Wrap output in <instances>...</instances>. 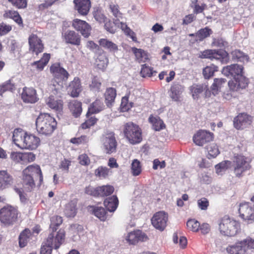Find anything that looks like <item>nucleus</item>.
I'll use <instances>...</instances> for the list:
<instances>
[{
  "instance_id": "f257e3e1",
  "label": "nucleus",
  "mask_w": 254,
  "mask_h": 254,
  "mask_svg": "<svg viewBox=\"0 0 254 254\" xmlns=\"http://www.w3.org/2000/svg\"><path fill=\"white\" fill-rule=\"evenodd\" d=\"M63 83L60 84L56 80L52 81V84L50 86V90L52 93L47 100V104L51 109L58 112L63 109V101L60 99L63 91Z\"/></svg>"
},
{
  "instance_id": "f03ea898",
  "label": "nucleus",
  "mask_w": 254,
  "mask_h": 254,
  "mask_svg": "<svg viewBox=\"0 0 254 254\" xmlns=\"http://www.w3.org/2000/svg\"><path fill=\"white\" fill-rule=\"evenodd\" d=\"M37 131L45 135H51L56 127L55 119L48 114H40L36 121Z\"/></svg>"
},
{
  "instance_id": "7ed1b4c3",
  "label": "nucleus",
  "mask_w": 254,
  "mask_h": 254,
  "mask_svg": "<svg viewBox=\"0 0 254 254\" xmlns=\"http://www.w3.org/2000/svg\"><path fill=\"white\" fill-rule=\"evenodd\" d=\"M37 176L39 177L40 183L43 181L41 170L38 165L28 166L23 171V184L27 191H31L35 187L33 177Z\"/></svg>"
},
{
  "instance_id": "20e7f679",
  "label": "nucleus",
  "mask_w": 254,
  "mask_h": 254,
  "mask_svg": "<svg viewBox=\"0 0 254 254\" xmlns=\"http://www.w3.org/2000/svg\"><path fill=\"white\" fill-rule=\"evenodd\" d=\"M220 233L224 236H235L240 229L239 223L227 216H225L219 224Z\"/></svg>"
},
{
  "instance_id": "39448f33",
  "label": "nucleus",
  "mask_w": 254,
  "mask_h": 254,
  "mask_svg": "<svg viewBox=\"0 0 254 254\" xmlns=\"http://www.w3.org/2000/svg\"><path fill=\"white\" fill-rule=\"evenodd\" d=\"M254 249V240L250 237L236 243L227 247L226 250L230 254H248L250 250Z\"/></svg>"
},
{
  "instance_id": "423d86ee",
  "label": "nucleus",
  "mask_w": 254,
  "mask_h": 254,
  "mask_svg": "<svg viewBox=\"0 0 254 254\" xmlns=\"http://www.w3.org/2000/svg\"><path fill=\"white\" fill-rule=\"evenodd\" d=\"M123 131L125 137L131 144H135L141 141V130L137 125L132 122L126 123Z\"/></svg>"
},
{
  "instance_id": "0eeeda50",
  "label": "nucleus",
  "mask_w": 254,
  "mask_h": 254,
  "mask_svg": "<svg viewBox=\"0 0 254 254\" xmlns=\"http://www.w3.org/2000/svg\"><path fill=\"white\" fill-rule=\"evenodd\" d=\"M250 159L242 155L235 156L233 158L232 166L234 172L237 177H241L242 174L250 169Z\"/></svg>"
},
{
  "instance_id": "6e6552de",
  "label": "nucleus",
  "mask_w": 254,
  "mask_h": 254,
  "mask_svg": "<svg viewBox=\"0 0 254 254\" xmlns=\"http://www.w3.org/2000/svg\"><path fill=\"white\" fill-rule=\"evenodd\" d=\"M17 218V211L11 206L2 207L0 210V221L5 225L12 224Z\"/></svg>"
},
{
  "instance_id": "1a4fd4ad",
  "label": "nucleus",
  "mask_w": 254,
  "mask_h": 254,
  "mask_svg": "<svg viewBox=\"0 0 254 254\" xmlns=\"http://www.w3.org/2000/svg\"><path fill=\"white\" fill-rule=\"evenodd\" d=\"M168 214L164 211L156 213L151 219L153 226L157 229L163 231L167 226Z\"/></svg>"
},
{
  "instance_id": "9d476101",
  "label": "nucleus",
  "mask_w": 254,
  "mask_h": 254,
  "mask_svg": "<svg viewBox=\"0 0 254 254\" xmlns=\"http://www.w3.org/2000/svg\"><path fill=\"white\" fill-rule=\"evenodd\" d=\"M239 212L240 216L243 219L251 221L254 220V207L249 203L240 204Z\"/></svg>"
},
{
  "instance_id": "9b49d317",
  "label": "nucleus",
  "mask_w": 254,
  "mask_h": 254,
  "mask_svg": "<svg viewBox=\"0 0 254 254\" xmlns=\"http://www.w3.org/2000/svg\"><path fill=\"white\" fill-rule=\"evenodd\" d=\"M213 138V134L204 130H199L193 137L194 143L198 146H203L204 144L210 142Z\"/></svg>"
},
{
  "instance_id": "f8f14e48",
  "label": "nucleus",
  "mask_w": 254,
  "mask_h": 254,
  "mask_svg": "<svg viewBox=\"0 0 254 254\" xmlns=\"http://www.w3.org/2000/svg\"><path fill=\"white\" fill-rule=\"evenodd\" d=\"M102 141L104 148L107 153L110 154L116 151L117 142L113 132H111L106 134L103 137Z\"/></svg>"
},
{
  "instance_id": "ddd939ff",
  "label": "nucleus",
  "mask_w": 254,
  "mask_h": 254,
  "mask_svg": "<svg viewBox=\"0 0 254 254\" xmlns=\"http://www.w3.org/2000/svg\"><path fill=\"white\" fill-rule=\"evenodd\" d=\"M249 83L248 79L242 74L234 78L228 82V85L231 90L238 91L247 87Z\"/></svg>"
},
{
  "instance_id": "4468645a",
  "label": "nucleus",
  "mask_w": 254,
  "mask_h": 254,
  "mask_svg": "<svg viewBox=\"0 0 254 254\" xmlns=\"http://www.w3.org/2000/svg\"><path fill=\"white\" fill-rule=\"evenodd\" d=\"M252 122L251 116L245 113H241L235 118L234 126L237 129H243L250 126Z\"/></svg>"
},
{
  "instance_id": "2eb2a0df",
  "label": "nucleus",
  "mask_w": 254,
  "mask_h": 254,
  "mask_svg": "<svg viewBox=\"0 0 254 254\" xmlns=\"http://www.w3.org/2000/svg\"><path fill=\"white\" fill-rule=\"evenodd\" d=\"M243 67L238 64H233L224 67L222 73L226 76L232 77L234 78L243 74Z\"/></svg>"
},
{
  "instance_id": "dca6fc26",
  "label": "nucleus",
  "mask_w": 254,
  "mask_h": 254,
  "mask_svg": "<svg viewBox=\"0 0 254 254\" xmlns=\"http://www.w3.org/2000/svg\"><path fill=\"white\" fill-rule=\"evenodd\" d=\"M72 26L77 31H80L84 37L89 36L91 27L85 21L75 19L73 21Z\"/></svg>"
},
{
  "instance_id": "f3484780",
  "label": "nucleus",
  "mask_w": 254,
  "mask_h": 254,
  "mask_svg": "<svg viewBox=\"0 0 254 254\" xmlns=\"http://www.w3.org/2000/svg\"><path fill=\"white\" fill-rule=\"evenodd\" d=\"M28 42L30 46V51L35 53L38 55L43 51V45L42 44L41 39L36 35H30L28 39Z\"/></svg>"
},
{
  "instance_id": "a211bd4d",
  "label": "nucleus",
  "mask_w": 254,
  "mask_h": 254,
  "mask_svg": "<svg viewBox=\"0 0 254 254\" xmlns=\"http://www.w3.org/2000/svg\"><path fill=\"white\" fill-rule=\"evenodd\" d=\"M24 144H23V148L30 150L36 149L40 143V139L33 134H28L25 136L24 139Z\"/></svg>"
},
{
  "instance_id": "6ab92c4d",
  "label": "nucleus",
  "mask_w": 254,
  "mask_h": 254,
  "mask_svg": "<svg viewBox=\"0 0 254 254\" xmlns=\"http://www.w3.org/2000/svg\"><path fill=\"white\" fill-rule=\"evenodd\" d=\"M14 183L13 177L6 171H0V190L11 186Z\"/></svg>"
},
{
  "instance_id": "aec40b11",
  "label": "nucleus",
  "mask_w": 254,
  "mask_h": 254,
  "mask_svg": "<svg viewBox=\"0 0 254 254\" xmlns=\"http://www.w3.org/2000/svg\"><path fill=\"white\" fill-rule=\"evenodd\" d=\"M21 98L23 102L28 103H34L38 100L36 90L32 88H24Z\"/></svg>"
},
{
  "instance_id": "412c9836",
  "label": "nucleus",
  "mask_w": 254,
  "mask_h": 254,
  "mask_svg": "<svg viewBox=\"0 0 254 254\" xmlns=\"http://www.w3.org/2000/svg\"><path fill=\"white\" fill-rule=\"evenodd\" d=\"M75 9L81 15H86L91 7L90 0H74Z\"/></svg>"
},
{
  "instance_id": "4be33fe9",
  "label": "nucleus",
  "mask_w": 254,
  "mask_h": 254,
  "mask_svg": "<svg viewBox=\"0 0 254 254\" xmlns=\"http://www.w3.org/2000/svg\"><path fill=\"white\" fill-rule=\"evenodd\" d=\"M64 40L66 43L79 46L80 44V36L74 31L68 30L64 34Z\"/></svg>"
},
{
  "instance_id": "5701e85b",
  "label": "nucleus",
  "mask_w": 254,
  "mask_h": 254,
  "mask_svg": "<svg viewBox=\"0 0 254 254\" xmlns=\"http://www.w3.org/2000/svg\"><path fill=\"white\" fill-rule=\"evenodd\" d=\"M56 232H53L49 234L48 237L51 235L53 236L54 239L53 240V244L51 245L53 248L55 249H58L60 248V246L64 242L65 237V232L63 229H60L56 234Z\"/></svg>"
},
{
  "instance_id": "b1692460",
  "label": "nucleus",
  "mask_w": 254,
  "mask_h": 254,
  "mask_svg": "<svg viewBox=\"0 0 254 254\" xmlns=\"http://www.w3.org/2000/svg\"><path fill=\"white\" fill-rule=\"evenodd\" d=\"M27 133L20 129H15L13 133L12 139L14 144L17 146L24 148V139Z\"/></svg>"
},
{
  "instance_id": "393cba45",
  "label": "nucleus",
  "mask_w": 254,
  "mask_h": 254,
  "mask_svg": "<svg viewBox=\"0 0 254 254\" xmlns=\"http://www.w3.org/2000/svg\"><path fill=\"white\" fill-rule=\"evenodd\" d=\"M224 52L222 51H216L212 50H205L201 54L202 58H208L211 60L213 59L220 61L223 59Z\"/></svg>"
},
{
  "instance_id": "a878e982",
  "label": "nucleus",
  "mask_w": 254,
  "mask_h": 254,
  "mask_svg": "<svg viewBox=\"0 0 254 254\" xmlns=\"http://www.w3.org/2000/svg\"><path fill=\"white\" fill-rule=\"evenodd\" d=\"M68 91L70 92L71 96L77 97L81 91L80 82L78 78H74L70 82L68 87Z\"/></svg>"
},
{
  "instance_id": "bb28decb",
  "label": "nucleus",
  "mask_w": 254,
  "mask_h": 254,
  "mask_svg": "<svg viewBox=\"0 0 254 254\" xmlns=\"http://www.w3.org/2000/svg\"><path fill=\"white\" fill-rule=\"evenodd\" d=\"M116 90L112 87L108 88L104 94L105 101L107 107L110 108L115 102L116 97Z\"/></svg>"
},
{
  "instance_id": "cd10ccee",
  "label": "nucleus",
  "mask_w": 254,
  "mask_h": 254,
  "mask_svg": "<svg viewBox=\"0 0 254 254\" xmlns=\"http://www.w3.org/2000/svg\"><path fill=\"white\" fill-rule=\"evenodd\" d=\"M81 106V103L75 100H71L69 102V109L75 117L77 118L80 115L82 111Z\"/></svg>"
},
{
  "instance_id": "c85d7f7f",
  "label": "nucleus",
  "mask_w": 254,
  "mask_h": 254,
  "mask_svg": "<svg viewBox=\"0 0 254 254\" xmlns=\"http://www.w3.org/2000/svg\"><path fill=\"white\" fill-rule=\"evenodd\" d=\"M104 204L106 209L110 212H114L117 209L119 201L117 197L113 195L106 198L104 202Z\"/></svg>"
},
{
  "instance_id": "c756f323",
  "label": "nucleus",
  "mask_w": 254,
  "mask_h": 254,
  "mask_svg": "<svg viewBox=\"0 0 254 254\" xmlns=\"http://www.w3.org/2000/svg\"><path fill=\"white\" fill-rule=\"evenodd\" d=\"M32 237V233L30 230L25 229L19 236V245L20 247L23 248L26 246Z\"/></svg>"
},
{
  "instance_id": "7c9ffc66",
  "label": "nucleus",
  "mask_w": 254,
  "mask_h": 254,
  "mask_svg": "<svg viewBox=\"0 0 254 254\" xmlns=\"http://www.w3.org/2000/svg\"><path fill=\"white\" fill-rule=\"evenodd\" d=\"M184 91V87L179 84H174L171 88L170 96L174 101L179 100L181 94Z\"/></svg>"
},
{
  "instance_id": "2f4dec72",
  "label": "nucleus",
  "mask_w": 254,
  "mask_h": 254,
  "mask_svg": "<svg viewBox=\"0 0 254 254\" xmlns=\"http://www.w3.org/2000/svg\"><path fill=\"white\" fill-rule=\"evenodd\" d=\"M104 107L103 103L99 100H96L89 107L86 114L87 117H88L90 114L98 113L102 111Z\"/></svg>"
},
{
  "instance_id": "473e14b6",
  "label": "nucleus",
  "mask_w": 254,
  "mask_h": 254,
  "mask_svg": "<svg viewBox=\"0 0 254 254\" xmlns=\"http://www.w3.org/2000/svg\"><path fill=\"white\" fill-rule=\"evenodd\" d=\"M226 83V80L225 78H215L214 82L211 86V92L214 96L218 94L220 91L221 88Z\"/></svg>"
},
{
  "instance_id": "72a5a7b5",
  "label": "nucleus",
  "mask_w": 254,
  "mask_h": 254,
  "mask_svg": "<svg viewBox=\"0 0 254 254\" xmlns=\"http://www.w3.org/2000/svg\"><path fill=\"white\" fill-rule=\"evenodd\" d=\"M54 238L51 235L50 237H48L46 242L43 244L40 250V254H51L53 246L50 245L53 244V240Z\"/></svg>"
},
{
  "instance_id": "f704fd0d",
  "label": "nucleus",
  "mask_w": 254,
  "mask_h": 254,
  "mask_svg": "<svg viewBox=\"0 0 254 254\" xmlns=\"http://www.w3.org/2000/svg\"><path fill=\"white\" fill-rule=\"evenodd\" d=\"M132 51L139 62H145L148 59L147 54L143 50L132 48Z\"/></svg>"
},
{
  "instance_id": "c9c22d12",
  "label": "nucleus",
  "mask_w": 254,
  "mask_h": 254,
  "mask_svg": "<svg viewBox=\"0 0 254 254\" xmlns=\"http://www.w3.org/2000/svg\"><path fill=\"white\" fill-rule=\"evenodd\" d=\"M99 43L102 47L109 50L110 52H115L118 50V46L115 43L106 39H101Z\"/></svg>"
},
{
  "instance_id": "e433bc0d",
  "label": "nucleus",
  "mask_w": 254,
  "mask_h": 254,
  "mask_svg": "<svg viewBox=\"0 0 254 254\" xmlns=\"http://www.w3.org/2000/svg\"><path fill=\"white\" fill-rule=\"evenodd\" d=\"M109 63V60L104 53L99 55L96 60V64L97 67L101 69L105 68Z\"/></svg>"
},
{
  "instance_id": "4c0bfd02",
  "label": "nucleus",
  "mask_w": 254,
  "mask_h": 254,
  "mask_svg": "<svg viewBox=\"0 0 254 254\" xmlns=\"http://www.w3.org/2000/svg\"><path fill=\"white\" fill-rule=\"evenodd\" d=\"M50 58V54H44L43 57L39 61L34 62L32 65L35 66L36 68L39 70H42L48 64Z\"/></svg>"
},
{
  "instance_id": "58836bf2",
  "label": "nucleus",
  "mask_w": 254,
  "mask_h": 254,
  "mask_svg": "<svg viewBox=\"0 0 254 254\" xmlns=\"http://www.w3.org/2000/svg\"><path fill=\"white\" fill-rule=\"evenodd\" d=\"M142 171L140 162L137 159H134L131 165V173L133 176H138Z\"/></svg>"
},
{
  "instance_id": "ea45409f",
  "label": "nucleus",
  "mask_w": 254,
  "mask_h": 254,
  "mask_svg": "<svg viewBox=\"0 0 254 254\" xmlns=\"http://www.w3.org/2000/svg\"><path fill=\"white\" fill-rule=\"evenodd\" d=\"M94 215L101 221H105L107 218V212L103 207H95L93 209Z\"/></svg>"
},
{
  "instance_id": "a19ab883",
  "label": "nucleus",
  "mask_w": 254,
  "mask_h": 254,
  "mask_svg": "<svg viewBox=\"0 0 254 254\" xmlns=\"http://www.w3.org/2000/svg\"><path fill=\"white\" fill-rule=\"evenodd\" d=\"M207 87L205 85H195L191 88L192 97L193 99L198 98L199 95L202 93L205 90H207Z\"/></svg>"
},
{
  "instance_id": "79ce46f5",
  "label": "nucleus",
  "mask_w": 254,
  "mask_h": 254,
  "mask_svg": "<svg viewBox=\"0 0 254 254\" xmlns=\"http://www.w3.org/2000/svg\"><path fill=\"white\" fill-rule=\"evenodd\" d=\"M211 32V29L208 28L201 29L196 33V41H202L204 39L208 37Z\"/></svg>"
},
{
  "instance_id": "37998d69",
  "label": "nucleus",
  "mask_w": 254,
  "mask_h": 254,
  "mask_svg": "<svg viewBox=\"0 0 254 254\" xmlns=\"http://www.w3.org/2000/svg\"><path fill=\"white\" fill-rule=\"evenodd\" d=\"M216 71H217V67L214 64H211L204 68L202 73L205 79H209L213 75Z\"/></svg>"
},
{
  "instance_id": "c03bdc74",
  "label": "nucleus",
  "mask_w": 254,
  "mask_h": 254,
  "mask_svg": "<svg viewBox=\"0 0 254 254\" xmlns=\"http://www.w3.org/2000/svg\"><path fill=\"white\" fill-rule=\"evenodd\" d=\"M207 149L208 152V158L209 159L215 158L220 153L218 146L215 143L210 144L208 146Z\"/></svg>"
},
{
  "instance_id": "a18cd8bd",
  "label": "nucleus",
  "mask_w": 254,
  "mask_h": 254,
  "mask_svg": "<svg viewBox=\"0 0 254 254\" xmlns=\"http://www.w3.org/2000/svg\"><path fill=\"white\" fill-rule=\"evenodd\" d=\"M63 222L62 218L59 216H54L51 218V224L50 228L52 231L56 232L59 226Z\"/></svg>"
},
{
  "instance_id": "49530a36",
  "label": "nucleus",
  "mask_w": 254,
  "mask_h": 254,
  "mask_svg": "<svg viewBox=\"0 0 254 254\" xmlns=\"http://www.w3.org/2000/svg\"><path fill=\"white\" fill-rule=\"evenodd\" d=\"M99 191V196H108L111 194L114 190L113 187L109 185L103 186L98 187Z\"/></svg>"
},
{
  "instance_id": "de8ad7c7",
  "label": "nucleus",
  "mask_w": 254,
  "mask_h": 254,
  "mask_svg": "<svg viewBox=\"0 0 254 254\" xmlns=\"http://www.w3.org/2000/svg\"><path fill=\"white\" fill-rule=\"evenodd\" d=\"M75 204L71 202L67 204L64 209V213L67 217H74L76 214Z\"/></svg>"
},
{
  "instance_id": "09e8293b",
  "label": "nucleus",
  "mask_w": 254,
  "mask_h": 254,
  "mask_svg": "<svg viewBox=\"0 0 254 254\" xmlns=\"http://www.w3.org/2000/svg\"><path fill=\"white\" fill-rule=\"evenodd\" d=\"M15 88L14 84L9 80L0 85V95L2 96L4 92L6 91H12Z\"/></svg>"
},
{
  "instance_id": "8fccbe9b",
  "label": "nucleus",
  "mask_w": 254,
  "mask_h": 254,
  "mask_svg": "<svg viewBox=\"0 0 254 254\" xmlns=\"http://www.w3.org/2000/svg\"><path fill=\"white\" fill-rule=\"evenodd\" d=\"M230 164V161H225L216 165L215 166L216 173L218 175H222L223 173L227 169Z\"/></svg>"
},
{
  "instance_id": "3c124183",
  "label": "nucleus",
  "mask_w": 254,
  "mask_h": 254,
  "mask_svg": "<svg viewBox=\"0 0 254 254\" xmlns=\"http://www.w3.org/2000/svg\"><path fill=\"white\" fill-rule=\"evenodd\" d=\"M149 120L153 123V128L156 131H159L165 127L163 121L159 118H154L152 119L149 118Z\"/></svg>"
},
{
  "instance_id": "603ef678",
  "label": "nucleus",
  "mask_w": 254,
  "mask_h": 254,
  "mask_svg": "<svg viewBox=\"0 0 254 254\" xmlns=\"http://www.w3.org/2000/svg\"><path fill=\"white\" fill-rule=\"evenodd\" d=\"M62 70L64 73L66 74V70L60 66L58 63L53 64L50 67V71L53 73L56 78H58L59 73Z\"/></svg>"
},
{
  "instance_id": "864d4df0",
  "label": "nucleus",
  "mask_w": 254,
  "mask_h": 254,
  "mask_svg": "<svg viewBox=\"0 0 254 254\" xmlns=\"http://www.w3.org/2000/svg\"><path fill=\"white\" fill-rule=\"evenodd\" d=\"M233 57L240 62H245L249 60V57L240 50H235L232 52Z\"/></svg>"
},
{
  "instance_id": "5fc2aeb1",
  "label": "nucleus",
  "mask_w": 254,
  "mask_h": 254,
  "mask_svg": "<svg viewBox=\"0 0 254 254\" xmlns=\"http://www.w3.org/2000/svg\"><path fill=\"white\" fill-rule=\"evenodd\" d=\"M110 9L112 12L113 15L117 18L115 20L114 23L116 25L119 24L118 21H119L120 18L122 17V13L120 12L118 9V6L115 4H110Z\"/></svg>"
},
{
  "instance_id": "6e6d98bb",
  "label": "nucleus",
  "mask_w": 254,
  "mask_h": 254,
  "mask_svg": "<svg viewBox=\"0 0 254 254\" xmlns=\"http://www.w3.org/2000/svg\"><path fill=\"white\" fill-rule=\"evenodd\" d=\"M187 226L188 228L193 232H196L200 227V223L195 219L189 220L187 222Z\"/></svg>"
},
{
  "instance_id": "4d7b16f0",
  "label": "nucleus",
  "mask_w": 254,
  "mask_h": 254,
  "mask_svg": "<svg viewBox=\"0 0 254 254\" xmlns=\"http://www.w3.org/2000/svg\"><path fill=\"white\" fill-rule=\"evenodd\" d=\"M153 71L152 68L147 66L146 64L142 65L140 74L142 77H150L153 75Z\"/></svg>"
},
{
  "instance_id": "13d9d810",
  "label": "nucleus",
  "mask_w": 254,
  "mask_h": 254,
  "mask_svg": "<svg viewBox=\"0 0 254 254\" xmlns=\"http://www.w3.org/2000/svg\"><path fill=\"white\" fill-rule=\"evenodd\" d=\"M101 83L99 78L96 76L92 79L91 83L90 84V88L95 91H99Z\"/></svg>"
},
{
  "instance_id": "bf43d9fd",
  "label": "nucleus",
  "mask_w": 254,
  "mask_h": 254,
  "mask_svg": "<svg viewBox=\"0 0 254 254\" xmlns=\"http://www.w3.org/2000/svg\"><path fill=\"white\" fill-rule=\"evenodd\" d=\"M6 14L7 17L12 18L18 24L22 23V19L17 12L15 11H9L6 13Z\"/></svg>"
},
{
  "instance_id": "052dcab7",
  "label": "nucleus",
  "mask_w": 254,
  "mask_h": 254,
  "mask_svg": "<svg viewBox=\"0 0 254 254\" xmlns=\"http://www.w3.org/2000/svg\"><path fill=\"white\" fill-rule=\"evenodd\" d=\"M109 169L106 167H100L95 171V174L96 176L99 177L106 178L108 175Z\"/></svg>"
},
{
  "instance_id": "680f3d73",
  "label": "nucleus",
  "mask_w": 254,
  "mask_h": 254,
  "mask_svg": "<svg viewBox=\"0 0 254 254\" xmlns=\"http://www.w3.org/2000/svg\"><path fill=\"white\" fill-rule=\"evenodd\" d=\"M89 140L88 137L86 135H82L79 137L72 138L70 140V142L74 144H84L87 143Z\"/></svg>"
},
{
  "instance_id": "e2e57ef3",
  "label": "nucleus",
  "mask_w": 254,
  "mask_h": 254,
  "mask_svg": "<svg viewBox=\"0 0 254 254\" xmlns=\"http://www.w3.org/2000/svg\"><path fill=\"white\" fill-rule=\"evenodd\" d=\"M12 5L15 6L17 8H24L27 5L26 0H8Z\"/></svg>"
},
{
  "instance_id": "0e129e2a",
  "label": "nucleus",
  "mask_w": 254,
  "mask_h": 254,
  "mask_svg": "<svg viewBox=\"0 0 254 254\" xmlns=\"http://www.w3.org/2000/svg\"><path fill=\"white\" fill-rule=\"evenodd\" d=\"M86 193L94 196H99V191L98 187L93 188L91 187H86L85 190Z\"/></svg>"
},
{
  "instance_id": "69168bd1",
  "label": "nucleus",
  "mask_w": 254,
  "mask_h": 254,
  "mask_svg": "<svg viewBox=\"0 0 254 254\" xmlns=\"http://www.w3.org/2000/svg\"><path fill=\"white\" fill-rule=\"evenodd\" d=\"M137 231L131 232L128 234L127 240L131 244H135L138 242L137 238Z\"/></svg>"
},
{
  "instance_id": "338daca9",
  "label": "nucleus",
  "mask_w": 254,
  "mask_h": 254,
  "mask_svg": "<svg viewBox=\"0 0 254 254\" xmlns=\"http://www.w3.org/2000/svg\"><path fill=\"white\" fill-rule=\"evenodd\" d=\"M197 204L201 210H206L209 204L208 201L205 198H202L198 200Z\"/></svg>"
},
{
  "instance_id": "774afa93",
  "label": "nucleus",
  "mask_w": 254,
  "mask_h": 254,
  "mask_svg": "<svg viewBox=\"0 0 254 254\" xmlns=\"http://www.w3.org/2000/svg\"><path fill=\"white\" fill-rule=\"evenodd\" d=\"M11 30V27L3 23H0V35H4Z\"/></svg>"
}]
</instances>
